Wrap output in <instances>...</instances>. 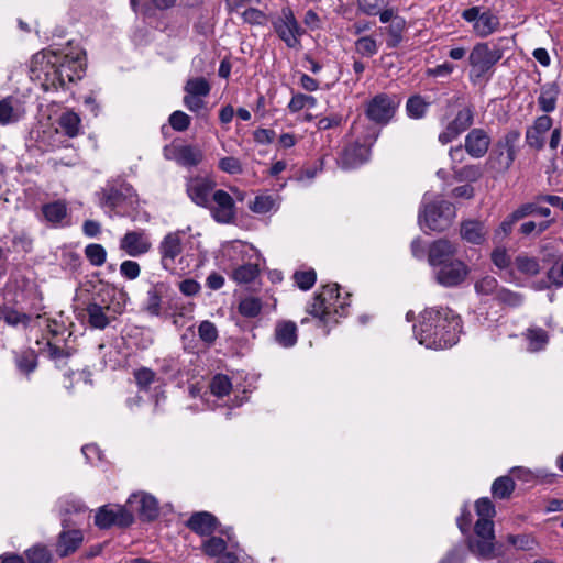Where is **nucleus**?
I'll return each instance as SVG.
<instances>
[{
    "instance_id": "f257e3e1",
    "label": "nucleus",
    "mask_w": 563,
    "mask_h": 563,
    "mask_svg": "<svg viewBox=\"0 0 563 563\" xmlns=\"http://www.w3.org/2000/svg\"><path fill=\"white\" fill-rule=\"evenodd\" d=\"M413 332L418 342L428 349H448L459 341L461 320L449 308H430L422 312Z\"/></svg>"
},
{
    "instance_id": "f03ea898",
    "label": "nucleus",
    "mask_w": 563,
    "mask_h": 563,
    "mask_svg": "<svg viewBox=\"0 0 563 563\" xmlns=\"http://www.w3.org/2000/svg\"><path fill=\"white\" fill-rule=\"evenodd\" d=\"M426 201L427 196L423 197L422 209L418 216L420 227L432 231H444L448 229L455 217L454 206L445 200L430 203Z\"/></svg>"
},
{
    "instance_id": "7ed1b4c3",
    "label": "nucleus",
    "mask_w": 563,
    "mask_h": 563,
    "mask_svg": "<svg viewBox=\"0 0 563 563\" xmlns=\"http://www.w3.org/2000/svg\"><path fill=\"white\" fill-rule=\"evenodd\" d=\"M520 139L517 130L507 132L504 137L498 141L496 148L490 153L486 165L488 169L503 174L512 165L516 157V144Z\"/></svg>"
},
{
    "instance_id": "20e7f679",
    "label": "nucleus",
    "mask_w": 563,
    "mask_h": 563,
    "mask_svg": "<svg viewBox=\"0 0 563 563\" xmlns=\"http://www.w3.org/2000/svg\"><path fill=\"white\" fill-rule=\"evenodd\" d=\"M501 58L503 51L499 46L490 47L489 43H477L468 55L471 78L479 79L484 77Z\"/></svg>"
},
{
    "instance_id": "39448f33",
    "label": "nucleus",
    "mask_w": 563,
    "mask_h": 563,
    "mask_svg": "<svg viewBox=\"0 0 563 563\" xmlns=\"http://www.w3.org/2000/svg\"><path fill=\"white\" fill-rule=\"evenodd\" d=\"M400 99L396 95L378 93L365 107L366 117L376 124L385 125L395 115Z\"/></svg>"
},
{
    "instance_id": "423d86ee",
    "label": "nucleus",
    "mask_w": 563,
    "mask_h": 563,
    "mask_svg": "<svg viewBox=\"0 0 563 563\" xmlns=\"http://www.w3.org/2000/svg\"><path fill=\"white\" fill-rule=\"evenodd\" d=\"M278 37L289 48H297L300 45V36L303 30L295 18L292 10L288 7L282 9L280 14L272 22Z\"/></svg>"
},
{
    "instance_id": "0eeeda50",
    "label": "nucleus",
    "mask_w": 563,
    "mask_h": 563,
    "mask_svg": "<svg viewBox=\"0 0 563 563\" xmlns=\"http://www.w3.org/2000/svg\"><path fill=\"white\" fill-rule=\"evenodd\" d=\"M137 201L135 190L126 183H120L103 190L102 203L111 210L125 213L129 209H133Z\"/></svg>"
},
{
    "instance_id": "6e6552de",
    "label": "nucleus",
    "mask_w": 563,
    "mask_h": 563,
    "mask_svg": "<svg viewBox=\"0 0 563 563\" xmlns=\"http://www.w3.org/2000/svg\"><path fill=\"white\" fill-rule=\"evenodd\" d=\"M211 217L218 223L230 224L235 221L236 208L233 198L223 189H217L212 192L209 206Z\"/></svg>"
},
{
    "instance_id": "1a4fd4ad",
    "label": "nucleus",
    "mask_w": 563,
    "mask_h": 563,
    "mask_svg": "<svg viewBox=\"0 0 563 563\" xmlns=\"http://www.w3.org/2000/svg\"><path fill=\"white\" fill-rule=\"evenodd\" d=\"M8 294H0V319L3 320L8 325L18 328L23 327L27 328L32 324L42 327L43 323H46V327L54 334L57 333L56 329H52L48 320H43L40 316L35 318H31L30 316L18 311L14 307L10 306V301L8 300Z\"/></svg>"
},
{
    "instance_id": "9d476101",
    "label": "nucleus",
    "mask_w": 563,
    "mask_h": 563,
    "mask_svg": "<svg viewBox=\"0 0 563 563\" xmlns=\"http://www.w3.org/2000/svg\"><path fill=\"white\" fill-rule=\"evenodd\" d=\"M474 122V109L472 107H464L460 109L455 117L443 122V130L439 133L438 141L442 145H446L457 139L465 132Z\"/></svg>"
},
{
    "instance_id": "9b49d317",
    "label": "nucleus",
    "mask_w": 563,
    "mask_h": 563,
    "mask_svg": "<svg viewBox=\"0 0 563 563\" xmlns=\"http://www.w3.org/2000/svg\"><path fill=\"white\" fill-rule=\"evenodd\" d=\"M134 520L133 514L120 505H106L98 509L95 516V523L100 529H107L115 525L128 527Z\"/></svg>"
},
{
    "instance_id": "f8f14e48",
    "label": "nucleus",
    "mask_w": 563,
    "mask_h": 563,
    "mask_svg": "<svg viewBox=\"0 0 563 563\" xmlns=\"http://www.w3.org/2000/svg\"><path fill=\"white\" fill-rule=\"evenodd\" d=\"M462 18L473 23V31L479 37H486L499 26L498 18L490 11H481L479 7H472L462 12Z\"/></svg>"
},
{
    "instance_id": "ddd939ff",
    "label": "nucleus",
    "mask_w": 563,
    "mask_h": 563,
    "mask_svg": "<svg viewBox=\"0 0 563 563\" xmlns=\"http://www.w3.org/2000/svg\"><path fill=\"white\" fill-rule=\"evenodd\" d=\"M164 156L184 167H195L203 159V152L197 145L170 144L164 147Z\"/></svg>"
},
{
    "instance_id": "4468645a",
    "label": "nucleus",
    "mask_w": 563,
    "mask_h": 563,
    "mask_svg": "<svg viewBox=\"0 0 563 563\" xmlns=\"http://www.w3.org/2000/svg\"><path fill=\"white\" fill-rule=\"evenodd\" d=\"M468 272V267L463 261L455 260L434 269V278L441 286L451 288L461 285L466 279Z\"/></svg>"
},
{
    "instance_id": "2eb2a0df",
    "label": "nucleus",
    "mask_w": 563,
    "mask_h": 563,
    "mask_svg": "<svg viewBox=\"0 0 563 563\" xmlns=\"http://www.w3.org/2000/svg\"><path fill=\"white\" fill-rule=\"evenodd\" d=\"M119 247L131 257H139L152 250L150 234L145 230L128 231L120 239Z\"/></svg>"
},
{
    "instance_id": "dca6fc26",
    "label": "nucleus",
    "mask_w": 563,
    "mask_h": 563,
    "mask_svg": "<svg viewBox=\"0 0 563 563\" xmlns=\"http://www.w3.org/2000/svg\"><path fill=\"white\" fill-rule=\"evenodd\" d=\"M183 235L184 233L181 231L169 232L159 242L158 253L164 269H173L175 258L181 254Z\"/></svg>"
},
{
    "instance_id": "f3484780",
    "label": "nucleus",
    "mask_w": 563,
    "mask_h": 563,
    "mask_svg": "<svg viewBox=\"0 0 563 563\" xmlns=\"http://www.w3.org/2000/svg\"><path fill=\"white\" fill-rule=\"evenodd\" d=\"M58 55L54 53L49 54H37L34 56L33 64L34 68L36 69V66H41V71L44 74V80L46 87H53V88H64V79L62 78V75L59 73L58 66Z\"/></svg>"
},
{
    "instance_id": "a211bd4d",
    "label": "nucleus",
    "mask_w": 563,
    "mask_h": 563,
    "mask_svg": "<svg viewBox=\"0 0 563 563\" xmlns=\"http://www.w3.org/2000/svg\"><path fill=\"white\" fill-rule=\"evenodd\" d=\"M216 183L205 177H191L186 183V192L190 200L202 208L209 206Z\"/></svg>"
},
{
    "instance_id": "6ab92c4d",
    "label": "nucleus",
    "mask_w": 563,
    "mask_h": 563,
    "mask_svg": "<svg viewBox=\"0 0 563 563\" xmlns=\"http://www.w3.org/2000/svg\"><path fill=\"white\" fill-rule=\"evenodd\" d=\"M457 247L454 243L445 239H439L432 242L428 249V263L433 269L455 261Z\"/></svg>"
},
{
    "instance_id": "aec40b11",
    "label": "nucleus",
    "mask_w": 563,
    "mask_h": 563,
    "mask_svg": "<svg viewBox=\"0 0 563 563\" xmlns=\"http://www.w3.org/2000/svg\"><path fill=\"white\" fill-rule=\"evenodd\" d=\"M172 287L166 282H157L151 285L146 291V298L143 302V310L152 316L159 317L162 313L163 299L167 298Z\"/></svg>"
},
{
    "instance_id": "412c9836",
    "label": "nucleus",
    "mask_w": 563,
    "mask_h": 563,
    "mask_svg": "<svg viewBox=\"0 0 563 563\" xmlns=\"http://www.w3.org/2000/svg\"><path fill=\"white\" fill-rule=\"evenodd\" d=\"M57 66L62 78L64 79V87L67 84L74 82L81 78L85 66V58L81 53L76 55H58Z\"/></svg>"
},
{
    "instance_id": "4be33fe9",
    "label": "nucleus",
    "mask_w": 563,
    "mask_h": 563,
    "mask_svg": "<svg viewBox=\"0 0 563 563\" xmlns=\"http://www.w3.org/2000/svg\"><path fill=\"white\" fill-rule=\"evenodd\" d=\"M490 136L482 128L472 129L464 139V150L473 158H482L488 152Z\"/></svg>"
},
{
    "instance_id": "5701e85b",
    "label": "nucleus",
    "mask_w": 563,
    "mask_h": 563,
    "mask_svg": "<svg viewBox=\"0 0 563 563\" xmlns=\"http://www.w3.org/2000/svg\"><path fill=\"white\" fill-rule=\"evenodd\" d=\"M64 530L59 533L56 542V553L66 558L76 552L84 542V533L79 529H66V520H63Z\"/></svg>"
},
{
    "instance_id": "b1692460",
    "label": "nucleus",
    "mask_w": 563,
    "mask_h": 563,
    "mask_svg": "<svg viewBox=\"0 0 563 563\" xmlns=\"http://www.w3.org/2000/svg\"><path fill=\"white\" fill-rule=\"evenodd\" d=\"M369 147L364 144L353 143L347 145L341 153L338 163L343 169L355 168L367 162Z\"/></svg>"
},
{
    "instance_id": "393cba45",
    "label": "nucleus",
    "mask_w": 563,
    "mask_h": 563,
    "mask_svg": "<svg viewBox=\"0 0 563 563\" xmlns=\"http://www.w3.org/2000/svg\"><path fill=\"white\" fill-rule=\"evenodd\" d=\"M128 504L137 505L136 511L143 520H154L158 516V503L152 495L146 493L133 494L128 499Z\"/></svg>"
},
{
    "instance_id": "a878e982",
    "label": "nucleus",
    "mask_w": 563,
    "mask_h": 563,
    "mask_svg": "<svg viewBox=\"0 0 563 563\" xmlns=\"http://www.w3.org/2000/svg\"><path fill=\"white\" fill-rule=\"evenodd\" d=\"M217 526V518L207 511L195 512L187 521V527L199 536H211Z\"/></svg>"
},
{
    "instance_id": "bb28decb",
    "label": "nucleus",
    "mask_w": 563,
    "mask_h": 563,
    "mask_svg": "<svg viewBox=\"0 0 563 563\" xmlns=\"http://www.w3.org/2000/svg\"><path fill=\"white\" fill-rule=\"evenodd\" d=\"M563 286V254L559 255L547 272V278L539 282L537 289L542 290L550 287L560 288Z\"/></svg>"
},
{
    "instance_id": "cd10ccee",
    "label": "nucleus",
    "mask_w": 563,
    "mask_h": 563,
    "mask_svg": "<svg viewBox=\"0 0 563 563\" xmlns=\"http://www.w3.org/2000/svg\"><path fill=\"white\" fill-rule=\"evenodd\" d=\"M297 325L292 321H282L275 327V340L284 347H291L297 343Z\"/></svg>"
},
{
    "instance_id": "c85d7f7f",
    "label": "nucleus",
    "mask_w": 563,
    "mask_h": 563,
    "mask_svg": "<svg viewBox=\"0 0 563 563\" xmlns=\"http://www.w3.org/2000/svg\"><path fill=\"white\" fill-rule=\"evenodd\" d=\"M487 231L482 222L468 220L462 223L461 236L463 240L473 244H481L485 240Z\"/></svg>"
},
{
    "instance_id": "c756f323",
    "label": "nucleus",
    "mask_w": 563,
    "mask_h": 563,
    "mask_svg": "<svg viewBox=\"0 0 563 563\" xmlns=\"http://www.w3.org/2000/svg\"><path fill=\"white\" fill-rule=\"evenodd\" d=\"M307 312L310 316L318 318L323 324L329 323L332 310L330 303H327L324 294L316 295L313 301L307 307Z\"/></svg>"
},
{
    "instance_id": "7c9ffc66",
    "label": "nucleus",
    "mask_w": 563,
    "mask_h": 563,
    "mask_svg": "<svg viewBox=\"0 0 563 563\" xmlns=\"http://www.w3.org/2000/svg\"><path fill=\"white\" fill-rule=\"evenodd\" d=\"M42 212L45 220L49 223L54 225L62 224L63 220L67 217V205L60 200L49 202L42 207Z\"/></svg>"
},
{
    "instance_id": "2f4dec72",
    "label": "nucleus",
    "mask_w": 563,
    "mask_h": 563,
    "mask_svg": "<svg viewBox=\"0 0 563 563\" xmlns=\"http://www.w3.org/2000/svg\"><path fill=\"white\" fill-rule=\"evenodd\" d=\"M14 363L21 374L29 375L37 367V355L33 350H23L15 353Z\"/></svg>"
},
{
    "instance_id": "473e14b6",
    "label": "nucleus",
    "mask_w": 563,
    "mask_h": 563,
    "mask_svg": "<svg viewBox=\"0 0 563 563\" xmlns=\"http://www.w3.org/2000/svg\"><path fill=\"white\" fill-rule=\"evenodd\" d=\"M453 172L454 179L457 181H477L483 177V169L478 164H468L462 167H456L452 165L451 167Z\"/></svg>"
},
{
    "instance_id": "72a5a7b5",
    "label": "nucleus",
    "mask_w": 563,
    "mask_h": 563,
    "mask_svg": "<svg viewBox=\"0 0 563 563\" xmlns=\"http://www.w3.org/2000/svg\"><path fill=\"white\" fill-rule=\"evenodd\" d=\"M559 89L555 85H545L541 88L540 96L538 97V104L541 111L552 112L556 106Z\"/></svg>"
},
{
    "instance_id": "f704fd0d",
    "label": "nucleus",
    "mask_w": 563,
    "mask_h": 563,
    "mask_svg": "<svg viewBox=\"0 0 563 563\" xmlns=\"http://www.w3.org/2000/svg\"><path fill=\"white\" fill-rule=\"evenodd\" d=\"M58 124L63 132L69 137H75L79 134L80 118L73 111L62 113L58 119Z\"/></svg>"
},
{
    "instance_id": "c9c22d12",
    "label": "nucleus",
    "mask_w": 563,
    "mask_h": 563,
    "mask_svg": "<svg viewBox=\"0 0 563 563\" xmlns=\"http://www.w3.org/2000/svg\"><path fill=\"white\" fill-rule=\"evenodd\" d=\"M528 341V350L530 352H539L545 347L549 342V336L545 330L541 328H530L526 332Z\"/></svg>"
},
{
    "instance_id": "e433bc0d",
    "label": "nucleus",
    "mask_w": 563,
    "mask_h": 563,
    "mask_svg": "<svg viewBox=\"0 0 563 563\" xmlns=\"http://www.w3.org/2000/svg\"><path fill=\"white\" fill-rule=\"evenodd\" d=\"M279 206V200L273 195H258L249 205L250 209L255 213H267L276 210Z\"/></svg>"
},
{
    "instance_id": "4c0bfd02",
    "label": "nucleus",
    "mask_w": 563,
    "mask_h": 563,
    "mask_svg": "<svg viewBox=\"0 0 563 563\" xmlns=\"http://www.w3.org/2000/svg\"><path fill=\"white\" fill-rule=\"evenodd\" d=\"M42 353L52 360L57 367L65 366L68 357L70 356V351L65 350L58 346L56 343L48 340L45 344V347L42 349Z\"/></svg>"
},
{
    "instance_id": "58836bf2",
    "label": "nucleus",
    "mask_w": 563,
    "mask_h": 563,
    "mask_svg": "<svg viewBox=\"0 0 563 563\" xmlns=\"http://www.w3.org/2000/svg\"><path fill=\"white\" fill-rule=\"evenodd\" d=\"M109 307H101L97 303H90L87 307L89 324L95 329H104L110 320L106 314Z\"/></svg>"
},
{
    "instance_id": "ea45409f",
    "label": "nucleus",
    "mask_w": 563,
    "mask_h": 563,
    "mask_svg": "<svg viewBox=\"0 0 563 563\" xmlns=\"http://www.w3.org/2000/svg\"><path fill=\"white\" fill-rule=\"evenodd\" d=\"M430 103L421 96L415 95L410 97L406 103L407 114L412 119H422Z\"/></svg>"
},
{
    "instance_id": "a19ab883",
    "label": "nucleus",
    "mask_w": 563,
    "mask_h": 563,
    "mask_svg": "<svg viewBox=\"0 0 563 563\" xmlns=\"http://www.w3.org/2000/svg\"><path fill=\"white\" fill-rule=\"evenodd\" d=\"M494 538H477L475 537L474 540L470 542V550L483 558L488 559L494 556L495 545H494Z\"/></svg>"
},
{
    "instance_id": "79ce46f5",
    "label": "nucleus",
    "mask_w": 563,
    "mask_h": 563,
    "mask_svg": "<svg viewBox=\"0 0 563 563\" xmlns=\"http://www.w3.org/2000/svg\"><path fill=\"white\" fill-rule=\"evenodd\" d=\"M15 102L13 98H5L0 101V124L4 125L19 120L21 114L14 107Z\"/></svg>"
},
{
    "instance_id": "37998d69",
    "label": "nucleus",
    "mask_w": 563,
    "mask_h": 563,
    "mask_svg": "<svg viewBox=\"0 0 563 563\" xmlns=\"http://www.w3.org/2000/svg\"><path fill=\"white\" fill-rule=\"evenodd\" d=\"M515 489V482L509 476H501L494 481L492 485V494L496 498H508Z\"/></svg>"
},
{
    "instance_id": "c03bdc74",
    "label": "nucleus",
    "mask_w": 563,
    "mask_h": 563,
    "mask_svg": "<svg viewBox=\"0 0 563 563\" xmlns=\"http://www.w3.org/2000/svg\"><path fill=\"white\" fill-rule=\"evenodd\" d=\"M186 93L199 97H207L210 92V85L203 77H195L187 80L184 87Z\"/></svg>"
},
{
    "instance_id": "a18cd8bd",
    "label": "nucleus",
    "mask_w": 563,
    "mask_h": 563,
    "mask_svg": "<svg viewBox=\"0 0 563 563\" xmlns=\"http://www.w3.org/2000/svg\"><path fill=\"white\" fill-rule=\"evenodd\" d=\"M258 275V267L255 264H244L233 271L232 277L240 284L253 282Z\"/></svg>"
},
{
    "instance_id": "49530a36",
    "label": "nucleus",
    "mask_w": 563,
    "mask_h": 563,
    "mask_svg": "<svg viewBox=\"0 0 563 563\" xmlns=\"http://www.w3.org/2000/svg\"><path fill=\"white\" fill-rule=\"evenodd\" d=\"M475 291L481 296H493L496 299V292L501 288L493 276H485L475 283Z\"/></svg>"
},
{
    "instance_id": "de8ad7c7",
    "label": "nucleus",
    "mask_w": 563,
    "mask_h": 563,
    "mask_svg": "<svg viewBox=\"0 0 563 563\" xmlns=\"http://www.w3.org/2000/svg\"><path fill=\"white\" fill-rule=\"evenodd\" d=\"M515 265L520 273L528 276H536L540 272V264L538 260L527 255L516 257Z\"/></svg>"
},
{
    "instance_id": "09e8293b",
    "label": "nucleus",
    "mask_w": 563,
    "mask_h": 563,
    "mask_svg": "<svg viewBox=\"0 0 563 563\" xmlns=\"http://www.w3.org/2000/svg\"><path fill=\"white\" fill-rule=\"evenodd\" d=\"M85 255L93 266H102L107 260V251L101 244H88L85 249Z\"/></svg>"
},
{
    "instance_id": "8fccbe9b",
    "label": "nucleus",
    "mask_w": 563,
    "mask_h": 563,
    "mask_svg": "<svg viewBox=\"0 0 563 563\" xmlns=\"http://www.w3.org/2000/svg\"><path fill=\"white\" fill-rule=\"evenodd\" d=\"M262 310V302L258 298L246 297L239 303V312L246 318L256 317Z\"/></svg>"
},
{
    "instance_id": "3c124183",
    "label": "nucleus",
    "mask_w": 563,
    "mask_h": 563,
    "mask_svg": "<svg viewBox=\"0 0 563 563\" xmlns=\"http://www.w3.org/2000/svg\"><path fill=\"white\" fill-rule=\"evenodd\" d=\"M355 51L362 56L371 57L378 52V44L372 36H362L355 42Z\"/></svg>"
},
{
    "instance_id": "603ef678",
    "label": "nucleus",
    "mask_w": 563,
    "mask_h": 563,
    "mask_svg": "<svg viewBox=\"0 0 563 563\" xmlns=\"http://www.w3.org/2000/svg\"><path fill=\"white\" fill-rule=\"evenodd\" d=\"M317 104V99L312 96L296 93L292 96L288 109L290 112H298L303 108H313Z\"/></svg>"
},
{
    "instance_id": "864d4df0",
    "label": "nucleus",
    "mask_w": 563,
    "mask_h": 563,
    "mask_svg": "<svg viewBox=\"0 0 563 563\" xmlns=\"http://www.w3.org/2000/svg\"><path fill=\"white\" fill-rule=\"evenodd\" d=\"M231 388L232 385L229 377L222 374L216 375L210 384L211 393L218 397L229 395Z\"/></svg>"
},
{
    "instance_id": "5fc2aeb1",
    "label": "nucleus",
    "mask_w": 563,
    "mask_h": 563,
    "mask_svg": "<svg viewBox=\"0 0 563 563\" xmlns=\"http://www.w3.org/2000/svg\"><path fill=\"white\" fill-rule=\"evenodd\" d=\"M30 563H49L52 554L45 545L36 544L26 551Z\"/></svg>"
},
{
    "instance_id": "6e6d98bb",
    "label": "nucleus",
    "mask_w": 563,
    "mask_h": 563,
    "mask_svg": "<svg viewBox=\"0 0 563 563\" xmlns=\"http://www.w3.org/2000/svg\"><path fill=\"white\" fill-rule=\"evenodd\" d=\"M225 549V541L219 537H211L202 543V550L209 556H220Z\"/></svg>"
},
{
    "instance_id": "4d7b16f0",
    "label": "nucleus",
    "mask_w": 563,
    "mask_h": 563,
    "mask_svg": "<svg viewBox=\"0 0 563 563\" xmlns=\"http://www.w3.org/2000/svg\"><path fill=\"white\" fill-rule=\"evenodd\" d=\"M496 300L501 302V303H505L509 307H519L522 305L523 302V297L522 295H520L519 292H515V291H511L509 289H506V288H500L497 292H496Z\"/></svg>"
},
{
    "instance_id": "13d9d810",
    "label": "nucleus",
    "mask_w": 563,
    "mask_h": 563,
    "mask_svg": "<svg viewBox=\"0 0 563 563\" xmlns=\"http://www.w3.org/2000/svg\"><path fill=\"white\" fill-rule=\"evenodd\" d=\"M552 221L551 220H545V221H541V222H534V221H527V222H523L521 225H520V233L522 235H526V236H529V235H540L541 233H543L545 230H548L551 225Z\"/></svg>"
},
{
    "instance_id": "bf43d9fd",
    "label": "nucleus",
    "mask_w": 563,
    "mask_h": 563,
    "mask_svg": "<svg viewBox=\"0 0 563 563\" xmlns=\"http://www.w3.org/2000/svg\"><path fill=\"white\" fill-rule=\"evenodd\" d=\"M242 19L251 25L264 26L268 22V16L256 8H249L242 13Z\"/></svg>"
},
{
    "instance_id": "052dcab7",
    "label": "nucleus",
    "mask_w": 563,
    "mask_h": 563,
    "mask_svg": "<svg viewBox=\"0 0 563 563\" xmlns=\"http://www.w3.org/2000/svg\"><path fill=\"white\" fill-rule=\"evenodd\" d=\"M530 211L529 207H519L516 209L512 213H510L500 224V230L505 234H509L512 230V225L519 221L520 219H523L527 217V213Z\"/></svg>"
},
{
    "instance_id": "680f3d73",
    "label": "nucleus",
    "mask_w": 563,
    "mask_h": 563,
    "mask_svg": "<svg viewBox=\"0 0 563 563\" xmlns=\"http://www.w3.org/2000/svg\"><path fill=\"white\" fill-rule=\"evenodd\" d=\"M405 29V21L402 19H396L393 24L388 27L389 38L387 40L388 47H397L401 42V33Z\"/></svg>"
},
{
    "instance_id": "e2e57ef3",
    "label": "nucleus",
    "mask_w": 563,
    "mask_h": 563,
    "mask_svg": "<svg viewBox=\"0 0 563 563\" xmlns=\"http://www.w3.org/2000/svg\"><path fill=\"white\" fill-rule=\"evenodd\" d=\"M155 377L156 374L147 367L134 372V378L140 389L146 390L155 382Z\"/></svg>"
},
{
    "instance_id": "0e129e2a",
    "label": "nucleus",
    "mask_w": 563,
    "mask_h": 563,
    "mask_svg": "<svg viewBox=\"0 0 563 563\" xmlns=\"http://www.w3.org/2000/svg\"><path fill=\"white\" fill-rule=\"evenodd\" d=\"M198 334L199 338L206 343H213L218 338L216 325L208 320H205L199 324Z\"/></svg>"
},
{
    "instance_id": "69168bd1",
    "label": "nucleus",
    "mask_w": 563,
    "mask_h": 563,
    "mask_svg": "<svg viewBox=\"0 0 563 563\" xmlns=\"http://www.w3.org/2000/svg\"><path fill=\"white\" fill-rule=\"evenodd\" d=\"M169 124L175 131L183 132L190 125V117L183 111H174L169 115Z\"/></svg>"
},
{
    "instance_id": "338daca9",
    "label": "nucleus",
    "mask_w": 563,
    "mask_h": 563,
    "mask_svg": "<svg viewBox=\"0 0 563 563\" xmlns=\"http://www.w3.org/2000/svg\"><path fill=\"white\" fill-rule=\"evenodd\" d=\"M297 286L302 290L310 289L316 283V273L313 269L296 272L294 275Z\"/></svg>"
},
{
    "instance_id": "774afa93",
    "label": "nucleus",
    "mask_w": 563,
    "mask_h": 563,
    "mask_svg": "<svg viewBox=\"0 0 563 563\" xmlns=\"http://www.w3.org/2000/svg\"><path fill=\"white\" fill-rule=\"evenodd\" d=\"M120 274L129 280H134L140 276L141 267L137 262L126 260L120 264Z\"/></svg>"
}]
</instances>
